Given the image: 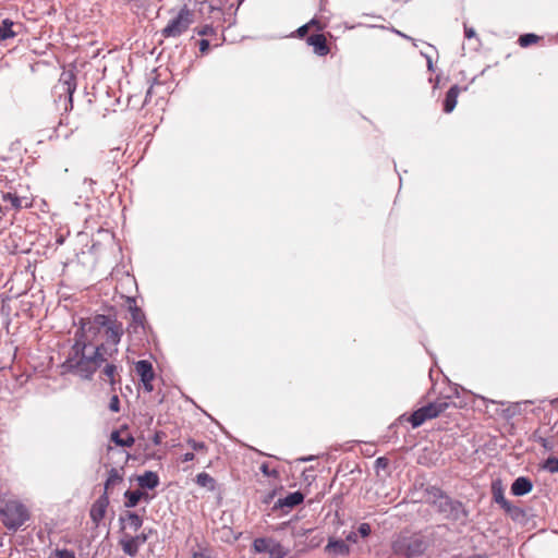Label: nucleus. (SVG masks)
<instances>
[{"label":"nucleus","instance_id":"nucleus-1","mask_svg":"<svg viewBox=\"0 0 558 558\" xmlns=\"http://www.w3.org/2000/svg\"><path fill=\"white\" fill-rule=\"evenodd\" d=\"M123 333V324L111 316L98 314L82 322L74 343L60 365L61 374L92 379L106 360L118 356Z\"/></svg>","mask_w":558,"mask_h":558},{"label":"nucleus","instance_id":"nucleus-2","mask_svg":"<svg viewBox=\"0 0 558 558\" xmlns=\"http://www.w3.org/2000/svg\"><path fill=\"white\" fill-rule=\"evenodd\" d=\"M0 518L5 529L16 532L29 520L31 513L20 500L0 497Z\"/></svg>","mask_w":558,"mask_h":558},{"label":"nucleus","instance_id":"nucleus-3","mask_svg":"<svg viewBox=\"0 0 558 558\" xmlns=\"http://www.w3.org/2000/svg\"><path fill=\"white\" fill-rule=\"evenodd\" d=\"M490 404L494 405L490 410V420L494 421V427L502 435L511 434L513 429L512 418L520 415L522 412V402H496L490 399Z\"/></svg>","mask_w":558,"mask_h":558},{"label":"nucleus","instance_id":"nucleus-4","mask_svg":"<svg viewBox=\"0 0 558 558\" xmlns=\"http://www.w3.org/2000/svg\"><path fill=\"white\" fill-rule=\"evenodd\" d=\"M453 402L449 397H439L435 401L429 402L426 405L421 407L414 411L411 415L405 417L404 415L400 420L409 422L413 428L420 427L426 421L435 418L446 412Z\"/></svg>","mask_w":558,"mask_h":558},{"label":"nucleus","instance_id":"nucleus-5","mask_svg":"<svg viewBox=\"0 0 558 558\" xmlns=\"http://www.w3.org/2000/svg\"><path fill=\"white\" fill-rule=\"evenodd\" d=\"M195 22V12L187 5L182 7L160 31L163 38H178L189 31Z\"/></svg>","mask_w":558,"mask_h":558},{"label":"nucleus","instance_id":"nucleus-6","mask_svg":"<svg viewBox=\"0 0 558 558\" xmlns=\"http://www.w3.org/2000/svg\"><path fill=\"white\" fill-rule=\"evenodd\" d=\"M117 357L118 356H113L109 360H106L98 368L100 369V379L108 383L113 392L116 391V386L121 384V373L123 369L122 365L118 363Z\"/></svg>","mask_w":558,"mask_h":558},{"label":"nucleus","instance_id":"nucleus-7","mask_svg":"<svg viewBox=\"0 0 558 558\" xmlns=\"http://www.w3.org/2000/svg\"><path fill=\"white\" fill-rule=\"evenodd\" d=\"M253 549L256 553H267L270 558H284L289 549L284 548L274 538L260 537L253 542Z\"/></svg>","mask_w":558,"mask_h":558},{"label":"nucleus","instance_id":"nucleus-8","mask_svg":"<svg viewBox=\"0 0 558 558\" xmlns=\"http://www.w3.org/2000/svg\"><path fill=\"white\" fill-rule=\"evenodd\" d=\"M148 539V534H132L131 532H123L119 539L123 553L130 557H135L138 554L140 547Z\"/></svg>","mask_w":558,"mask_h":558},{"label":"nucleus","instance_id":"nucleus-9","mask_svg":"<svg viewBox=\"0 0 558 558\" xmlns=\"http://www.w3.org/2000/svg\"><path fill=\"white\" fill-rule=\"evenodd\" d=\"M135 371L137 375L141 377V381L143 383L144 389L147 392H151L154 390L153 381L155 379V372L151 363L146 360H141L136 362Z\"/></svg>","mask_w":558,"mask_h":558},{"label":"nucleus","instance_id":"nucleus-10","mask_svg":"<svg viewBox=\"0 0 558 558\" xmlns=\"http://www.w3.org/2000/svg\"><path fill=\"white\" fill-rule=\"evenodd\" d=\"M119 520L121 523V534H123V532H131L134 534L138 532L143 525V518L132 511H125Z\"/></svg>","mask_w":558,"mask_h":558},{"label":"nucleus","instance_id":"nucleus-11","mask_svg":"<svg viewBox=\"0 0 558 558\" xmlns=\"http://www.w3.org/2000/svg\"><path fill=\"white\" fill-rule=\"evenodd\" d=\"M502 510L515 523L526 525L530 522L531 514L529 511L520 506L511 504L510 501L502 508Z\"/></svg>","mask_w":558,"mask_h":558},{"label":"nucleus","instance_id":"nucleus-12","mask_svg":"<svg viewBox=\"0 0 558 558\" xmlns=\"http://www.w3.org/2000/svg\"><path fill=\"white\" fill-rule=\"evenodd\" d=\"M306 43L308 46L313 47L315 54L319 57H325L330 52L327 38L322 33L312 34L306 38Z\"/></svg>","mask_w":558,"mask_h":558},{"label":"nucleus","instance_id":"nucleus-13","mask_svg":"<svg viewBox=\"0 0 558 558\" xmlns=\"http://www.w3.org/2000/svg\"><path fill=\"white\" fill-rule=\"evenodd\" d=\"M109 506V498L106 495L100 496L93 505L89 511L92 521L98 525L105 518L107 508Z\"/></svg>","mask_w":558,"mask_h":558},{"label":"nucleus","instance_id":"nucleus-14","mask_svg":"<svg viewBox=\"0 0 558 558\" xmlns=\"http://www.w3.org/2000/svg\"><path fill=\"white\" fill-rule=\"evenodd\" d=\"M110 441L120 447L131 448L135 442V438L129 433L128 426H122L120 429L111 433Z\"/></svg>","mask_w":558,"mask_h":558},{"label":"nucleus","instance_id":"nucleus-15","mask_svg":"<svg viewBox=\"0 0 558 558\" xmlns=\"http://www.w3.org/2000/svg\"><path fill=\"white\" fill-rule=\"evenodd\" d=\"M533 489V483L529 477L520 476L515 478L511 485V494L514 496H524L531 493Z\"/></svg>","mask_w":558,"mask_h":558},{"label":"nucleus","instance_id":"nucleus-16","mask_svg":"<svg viewBox=\"0 0 558 558\" xmlns=\"http://www.w3.org/2000/svg\"><path fill=\"white\" fill-rule=\"evenodd\" d=\"M2 201L9 203L11 208L19 210L21 208H27L32 206L26 197H20L15 193L7 192L2 193Z\"/></svg>","mask_w":558,"mask_h":558},{"label":"nucleus","instance_id":"nucleus-17","mask_svg":"<svg viewBox=\"0 0 558 558\" xmlns=\"http://www.w3.org/2000/svg\"><path fill=\"white\" fill-rule=\"evenodd\" d=\"M325 550L327 554H329L331 556H347L350 553V547L342 539H338V541L330 539L328 542L327 546L325 547Z\"/></svg>","mask_w":558,"mask_h":558},{"label":"nucleus","instance_id":"nucleus-18","mask_svg":"<svg viewBox=\"0 0 558 558\" xmlns=\"http://www.w3.org/2000/svg\"><path fill=\"white\" fill-rule=\"evenodd\" d=\"M123 482V471L122 469L111 468L109 471L108 478L105 483V493L104 495L108 496V494L119 484Z\"/></svg>","mask_w":558,"mask_h":558},{"label":"nucleus","instance_id":"nucleus-19","mask_svg":"<svg viewBox=\"0 0 558 558\" xmlns=\"http://www.w3.org/2000/svg\"><path fill=\"white\" fill-rule=\"evenodd\" d=\"M460 87L458 85H453L449 88L444 99V111L446 113H450L457 106L458 97L460 95Z\"/></svg>","mask_w":558,"mask_h":558},{"label":"nucleus","instance_id":"nucleus-20","mask_svg":"<svg viewBox=\"0 0 558 558\" xmlns=\"http://www.w3.org/2000/svg\"><path fill=\"white\" fill-rule=\"evenodd\" d=\"M132 303L133 304L130 305V313L132 318L130 327L133 328V331L136 332L138 327L144 328L145 315L142 310L137 307L134 300H132Z\"/></svg>","mask_w":558,"mask_h":558},{"label":"nucleus","instance_id":"nucleus-21","mask_svg":"<svg viewBox=\"0 0 558 558\" xmlns=\"http://www.w3.org/2000/svg\"><path fill=\"white\" fill-rule=\"evenodd\" d=\"M137 483L141 488L154 489L159 485V477L153 471H146L143 475L137 477Z\"/></svg>","mask_w":558,"mask_h":558},{"label":"nucleus","instance_id":"nucleus-22","mask_svg":"<svg viewBox=\"0 0 558 558\" xmlns=\"http://www.w3.org/2000/svg\"><path fill=\"white\" fill-rule=\"evenodd\" d=\"M304 500V495L301 492H294L290 493L284 498H280L277 501V506L280 508H293L300 504H302Z\"/></svg>","mask_w":558,"mask_h":558},{"label":"nucleus","instance_id":"nucleus-23","mask_svg":"<svg viewBox=\"0 0 558 558\" xmlns=\"http://www.w3.org/2000/svg\"><path fill=\"white\" fill-rule=\"evenodd\" d=\"M143 495H144V492H142L141 489L126 490L124 493V498H125L124 506L126 508H134L140 502V500L143 498Z\"/></svg>","mask_w":558,"mask_h":558},{"label":"nucleus","instance_id":"nucleus-24","mask_svg":"<svg viewBox=\"0 0 558 558\" xmlns=\"http://www.w3.org/2000/svg\"><path fill=\"white\" fill-rule=\"evenodd\" d=\"M196 483L210 492L216 489V480L206 472H202L196 476Z\"/></svg>","mask_w":558,"mask_h":558},{"label":"nucleus","instance_id":"nucleus-25","mask_svg":"<svg viewBox=\"0 0 558 558\" xmlns=\"http://www.w3.org/2000/svg\"><path fill=\"white\" fill-rule=\"evenodd\" d=\"M492 490L495 502L498 504L502 509L509 502V500L505 498L504 490L499 481L493 482Z\"/></svg>","mask_w":558,"mask_h":558},{"label":"nucleus","instance_id":"nucleus-26","mask_svg":"<svg viewBox=\"0 0 558 558\" xmlns=\"http://www.w3.org/2000/svg\"><path fill=\"white\" fill-rule=\"evenodd\" d=\"M13 22L10 20H3L0 24V39L13 38L16 34L12 29Z\"/></svg>","mask_w":558,"mask_h":558},{"label":"nucleus","instance_id":"nucleus-27","mask_svg":"<svg viewBox=\"0 0 558 558\" xmlns=\"http://www.w3.org/2000/svg\"><path fill=\"white\" fill-rule=\"evenodd\" d=\"M424 550V544L420 539H414L407 546L405 555L408 557L422 554Z\"/></svg>","mask_w":558,"mask_h":558},{"label":"nucleus","instance_id":"nucleus-28","mask_svg":"<svg viewBox=\"0 0 558 558\" xmlns=\"http://www.w3.org/2000/svg\"><path fill=\"white\" fill-rule=\"evenodd\" d=\"M541 469L550 474L558 473V458L549 457L545 459L541 464Z\"/></svg>","mask_w":558,"mask_h":558},{"label":"nucleus","instance_id":"nucleus-29","mask_svg":"<svg viewBox=\"0 0 558 558\" xmlns=\"http://www.w3.org/2000/svg\"><path fill=\"white\" fill-rule=\"evenodd\" d=\"M47 558H76L75 553L70 549H54Z\"/></svg>","mask_w":558,"mask_h":558},{"label":"nucleus","instance_id":"nucleus-30","mask_svg":"<svg viewBox=\"0 0 558 558\" xmlns=\"http://www.w3.org/2000/svg\"><path fill=\"white\" fill-rule=\"evenodd\" d=\"M537 40H538V36L530 33V34H524V35L520 36L519 44L521 47H527L531 44L536 43Z\"/></svg>","mask_w":558,"mask_h":558},{"label":"nucleus","instance_id":"nucleus-31","mask_svg":"<svg viewBox=\"0 0 558 558\" xmlns=\"http://www.w3.org/2000/svg\"><path fill=\"white\" fill-rule=\"evenodd\" d=\"M535 440L547 451H553L555 448V444L549 441L547 438L534 435Z\"/></svg>","mask_w":558,"mask_h":558},{"label":"nucleus","instance_id":"nucleus-32","mask_svg":"<svg viewBox=\"0 0 558 558\" xmlns=\"http://www.w3.org/2000/svg\"><path fill=\"white\" fill-rule=\"evenodd\" d=\"M187 445L194 450V451H206L207 447L205 442L196 441L194 439H189Z\"/></svg>","mask_w":558,"mask_h":558},{"label":"nucleus","instance_id":"nucleus-33","mask_svg":"<svg viewBox=\"0 0 558 558\" xmlns=\"http://www.w3.org/2000/svg\"><path fill=\"white\" fill-rule=\"evenodd\" d=\"M308 27L311 31H315V32H322L324 31L325 28V24H323L320 21L316 20V19H312L308 23H307Z\"/></svg>","mask_w":558,"mask_h":558},{"label":"nucleus","instance_id":"nucleus-34","mask_svg":"<svg viewBox=\"0 0 558 558\" xmlns=\"http://www.w3.org/2000/svg\"><path fill=\"white\" fill-rule=\"evenodd\" d=\"M109 409L116 413L120 411V399L116 393L110 399Z\"/></svg>","mask_w":558,"mask_h":558},{"label":"nucleus","instance_id":"nucleus-35","mask_svg":"<svg viewBox=\"0 0 558 558\" xmlns=\"http://www.w3.org/2000/svg\"><path fill=\"white\" fill-rule=\"evenodd\" d=\"M259 470L266 476H277L278 475V472L276 470H274V469H270L267 463H263L260 465Z\"/></svg>","mask_w":558,"mask_h":558},{"label":"nucleus","instance_id":"nucleus-36","mask_svg":"<svg viewBox=\"0 0 558 558\" xmlns=\"http://www.w3.org/2000/svg\"><path fill=\"white\" fill-rule=\"evenodd\" d=\"M359 533L362 537H367L371 534V526L368 523H362L359 526Z\"/></svg>","mask_w":558,"mask_h":558},{"label":"nucleus","instance_id":"nucleus-37","mask_svg":"<svg viewBox=\"0 0 558 558\" xmlns=\"http://www.w3.org/2000/svg\"><path fill=\"white\" fill-rule=\"evenodd\" d=\"M310 31H311V29H310V27H308V25H307V23H306V24L302 25L301 27H299V28L296 29L295 34H296V36H298L299 38H304V37L307 35V33H308Z\"/></svg>","mask_w":558,"mask_h":558},{"label":"nucleus","instance_id":"nucleus-38","mask_svg":"<svg viewBox=\"0 0 558 558\" xmlns=\"http://www.w3.org/2000/svg\"><path fill=\"white\" fill-rule=\"evenodd\" d=\"M214 33V28L209 25H205L197 31V34L201 36H208Z\"/></svg>","mask_w":558,"mask_h":558},{"label":"nucleus","instance_id":"nucleus-39","mask_svg":"<svg viewBox=\"0 0 558 558\" xmlns=\"http://www.w3.org/2000/svg\"><path fill=\"white\" fill-rule=\"evenodd\" d=\"M208 49H209V41L207 39H202L199 41V51H201V53L202 54L207 53Z\"/></svg>","mask_w":558,"mask_h":558},{"label":"nucleus","instance_id":"nucleus-40","mask_svg":"<svg viewBox=\"0 0 558 558\" xmlns=\"http://www.w3.org/2000/svg\"><path fill=\"white\" fill-rule=\"evenodd\" d=\"M464 34H465V37L469 38V39L475 37L474 29L471 28V27H468V26L464 27Z\"/></svg>","mask_w":558,"mask_h":558},{"label":"nucleus","instance_id":"nucleus-41","mask_svg":"<svg viewBox=\"0 0 558 558\" xmlns=\"http://www.w3.org/2000/svg\"><path fill=\"white\" fill-rule=\"evenodd\" d=\"M195 456L193 452H186L183 457H182V461L183 462H189V461H192L194 460Z\"/></svg>","mask_w":558,"mask_h":558},{"label":"nucleus","instance_id":"nucleus-42","mask_svg":"<svg viewBox=\"0 0 558 558\" xmlns=\"http://www.w3.org/2000/svg\"><path fill=\"white\" fill-rule=\"evenodd\" d=\"M347 539H348L349 542L356 543V541H357V536H356V534H355L354 532H351V533L347 536Z\"/></svg>","mask_w":558,"mask_h":558},{"label":"nucleus","instance_id":"nucleus-43","mask_svg":"<svg viewBox=\"0 0 558 558\" xmlns=\"http://www.w3.org/2000/svg\"><path fill=\"white\" fill-rule=\"evenodd\" d=\"M193 558H210V556L207 555L206 553L199 551V553H194Z\"/></svg>","mask_w":558,"mask_h":558},{"label":"nucleus","instance_id":"nucleus-44","mask_svg":"<svg viewBox=\"0 0 558 558\" xmlns=\"http://www.w3.org/2000/svg\"><path fill=\"white\" fill-rule=\"evenodd\" d=\"M376 463H377V464H380V465H384V466H386V464H387V462H386V460H385L384 458H378V459L376 460Z\"/></svg>","mask_w":558,"mask_h":558},{"label":"nucleus","instance_id":"nucleus-45","mask_svg":"<svg viewBox=\"0 0 558 558\" xmlns=\"http://www.w3.org/2000/svg\"><path fill=\"white\" fill-rule=\"evenodd\" d=\"M142 499H145L148 502L151 499V497L147 493L144 492Z\"/></svg>","mask_w":558,"mask_h":558},{"label":"nucleus","instance_id":"nucleus-46","mask_svg":"<svg viewBox=\"0 0 558 558\" xmlns=\"http://www.w3.org/2000/svg\"><path fill=\"white\" fill-rule=\"evenodd\" d=\"M474 558H486V557H484V556H476V557H474Z\"/></svg>","mask_w":558,"mask_h":558}]
</instances>
